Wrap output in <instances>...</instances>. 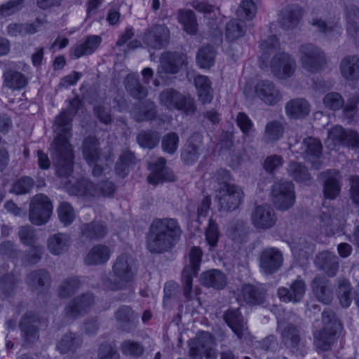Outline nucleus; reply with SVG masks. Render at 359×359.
<instances>
[{
	"instance_id": "obj_1",
	"label": "nucleus",
	"mask_w": 359,
	"mask_h": 359,
	"mask_svg": "<svg viewBox=\"0 0 359 359\" xmlns=\"http://www.w3.org/2000/svg\"><path fill=\"white\" fill-rule=\"evenodd\" d=\"M83 104L79 97L73 98L67 109L55 117L53 126L56 137L50 144V156L59 177H68L73 169V150L69 140L72 136V121Z\"/></svg>"
},
{
	"instance_id": "obj_2",
	"label": "nucleus",
	"mask_w": 359,
	"mask_h": 359,
	"mask_svg": "<svg viewBox=\"0 0 359 359\" xmlns=\"http://www.w3.org/2000/svg\"><path fill=\"white\" fill-rule=\"evenodd\" d=\"M182 230L175 219H156L147 236V249L153 253H163L172 249L181 236Z\"/></svg>"
},
{
	"instance_id": "obj_3",
	"label": "nucleus",
	"mask_w": 359,
	"mask_h": 359,
	"mask_svg": "<svg viewBox=\"0 0 359 359\" xmlns=\"http://www.w3.org/2000/svg\"><path fill=\"white\" fill-rule=\"evenodd\" d=\"M201 250L198 247H193L189 252V264L185 266L182 273L184 285V296L188 301H192V306L196 311L201 305L200 286L202 275L198 276L201 261Z\"/></svg>"
},
{
	"instance_id": "obj_4",
	"label": "nucleus",
	"mask_w": 359,
	"mask_h": 359,
	"mask_svg": "<svg viewBox=\"0 0 359 359\" xmlns=\"http://www.w3.org/2000/svg\"><path fill=\"white\" fill-rule=\"evenodd\" d=\"M135 273L132 268V259L123 253L116 257L113 266L112 273L102 276V285L112 291L124 290L132 282Z\"/></svg>"
},
{
	"instance_id": "obj_5",
	"label": "nucleus",
	"mask_w": 359,
	"mask_h": 359,
	"mask_svg": "<svg viewBox=\"0 0 359 359\" xmlns=\"http://www.w3.org/2000/svg\"><path fill=\"white\" fill-rule=\"evenodd\" d=\"M322 322L323 327L313 332V344L318 350L327 351L337 341L343 327L335 314L330 310L323 312Z\"/></svg>"
},
{
	"instance_id": "obj_6",
	"label": "nucleus",
	"mask_w": 359,
	"mask_h": 359,
	"mask_svg": "<svg viewBox=\"0 0 359 359\" xmlns=\"http://www.w3.org/2000/svg\"><path fill=\"white\" fill-rule=\"evenodd\" d=\"M290 149L292 153L299 154L305 161L311 163L315 169H319L322 163L323 146L321 142L315 137H308L302 142L290 143Z\"/></svg>"
},
{
	"instance_id": "obj_7",
	"label": "nucleus",
	"mask_w": 359,
	"mask_h": 359,
	"mask_svg": "<svg viewBox=\"0 0 359 359\" xmlns=\"http://www.w3.org/2000/svg\"><path fill=\"white\" fill-rule=\"evenodd\" d=\"M299 55L302 67L311 73L319 72L326 63L324 52L313 43L301 45Z\"/></svg>"
},
{
	"instance_id": "obj_8",
	"label": "nucleus",
	"mask_w": 359,
	"mask_h": 359,
	"mask_svg": "<svg viewBox=\"0 0 359 359\" xmlns=\"http://www.w3.org/2000/svg\"><path fill=\"white\" fill-rule=\"evenodd\" d=\"M325 144L330 149H334L339 145H346L352 149L359 150V134L336 125L328 130Z\"/></svg>"
},
{
	"instance_id": "obj_9",
	"label": "nucleus",
	"mask_w": 359,
	"mask_h": 359,
	"mask_svg": "<svg viewBox=\"0 0 359 359\" xmlns=\"http://www.w3.org/2000/svg\"><path fill=\"white\" fill-rule=\"evenodd\" d=\"M53 212V205L48 197L43 194L34 196L30 202L29 219L36 226L46 224Z\"/></svg>"
},
{
	"instance_id": "obj_10",
	"label": "nucleus",
	"mask_w": 359,
	"mask_h": 359,
	"mask_svg": "<svg viewBox=\"0 0 359 359\" xmlns=\"http://www.w3.org/2000/svg\"><path fill=\"white\" fill-rule=\"evenodd\" d=\"M243 189L236 184H227L217 190V198L220 210L226 212L236 210L243 202Z\"/></svg>"
},
{
	"instance_id": "obj_11",
	"label": "nucleus",
	"mask_w": 359,
	"mask_h": 359,
	"mask_svg": "<svg viewBox=\"0 0 359 359\" xmlns=\"http://www.w3.org/2000/svg\"><path fill=\"white\" fill-rule=\"evenodd\" d=\"M272 201L276 209L285 211L293 206L295 201L294 184L288 181H278L271 189Z\"/></svg>"
},
{
	"instance_id": "obj_12",
	"label": "nucleus",
	"mask_w": 359,
	"mask_h": 359,
	"mask_svg": "<svg viewBox=\"0 0 359 359\" xmlns=\"http://www.w3.org/2000/svg\"><path fill=\"white\" fill-rule=\"evenodd\" d=\"M160 102L169 109H175L185 113H193L195 111L194 100L190 96L180 93L173 88L163 90L159 95Z\"/></svg>"
},
{
	"instance_id": "obj_13",
	"label": "nucleus",
	"mask_w": 359,
	"mask_h": 359,
	"mask_svg": "<svg viewBox=\"0 0 359 359\" xmlns=\"http://www.w3.org/2000/svg\"><path fill=\"white\" fill-rule=\"evenodd\" d=\"M115 189V185L112 182H102L98 187L87 179H82L73 185L69 192L71 194L79 196H110L114 194Z\"/></svg>"
},
{
	"instance_id": "obj_14",
	"label": "nucleus",
	"mask_w": 359,
	"mask_h": 359,
	"mask_svg": "<svg viewBox=\"0 0 359 359\" xmlns=\"http://www.w3.org/2000/svg\"><path fill=\"white\" fill-rule=\"evenodd\" d=\"M170 35V30L165 25L154 24L144 32L142 41L149 50H161L169 43Z\"/></svg>"
},
{
	"instance_id": "obj_15",
	"label": "nucleus",
	"mask_w": 359,
	"mask_h": 359,
	"mask_svg": "<svg viewBox=\"0 0 359 359\" xmlns=\"http://www.w3.org/2000/svg\"><path fill=\"white\" fill-rule=\"evenodd\" d=\"M41 321L39 315L33 311H27L21 317L18 326L25 344L30 345L38 341Z\"/></svg>"
},
{
	"instance_id": "obj_16",
	"label": "nucleus",
	"mask_w": 359,
	"mask_h": 359,
	"mask_svg": "<svg viewBox=\"0 0 359 359\" xmlns=\"http://www.w3.org/2000/svg\"><path fill=\"white\" fill-rule=\"evenodd\" d=\"M99 140L93 136L86 137L83 142V156L90 166H93L92 174L94 177H100L104 168L99 162L102 161Z\"/></svg>"
},
{
	"instance_id": "obj_17",
	"label": "nucleus",
	"mask_w": 359,
	"mask_h": 359,
	"mask_svg": "<svg viewBox=\"0 0 359 359\" xmlns=\"http://www.w3.org/2000/svg\"><path fill=\"white\" fill-rule=\"evenodd\" d=\"M185 65L184 56L177 52H164L160 58V65L158 67L157 76L165 81L167 74H175Z\"/></svg>"
},
{
	"instance_id": "obj_18",
	"label": "nucleus",
	"mask_w": 359,
	"mask_h": 359,
	"mask_svg": "<svg viewBox=\"0 0 359 359\" xmlns=\"http://www.w3.org/2000/svg\"><path fill=\"white\" fill-rule=\"evenodd\" d=\"M278 330L280 334L282 343L286 348L297 351L305 343V332L299 326L292 324L283 325L278 323Z\"/></svg>"
},
{
	"instance_id": "obj_19",
	"label": "nucleus",
	"mask_w": 359,
	"mask_h": 359,
	"mask_svg": "<svg viewBox=\"0 0 359 359\" xmlns=\"http://www.w3.org/2000/svg\"><path fill=\"white\" fill-rule=\"evenodd\" d=\"M255 95L269 106H274L283 100L280 89L269 80H261L255 84Z\"/></svg>"
},
{
	"instance_id": "obj_20",
	"label": "nucleus",
	"mask_w": 359,
	"mask_h": 359,
	"mask_svg": "<svg viewBox=\"0 0 359 359\" xmlns=\"http://www.w3.org/2000/svg\"><path fill=\"white\" fill-rule=\"evenodd\" d=\"M95 297L90 292H85L74 297L65 309V315L70 318H76L83 316L93 306Z\"/></svg>"
},
{
	"instance_id": "obj_21",
	"label": "nucleus",
	"mask_w": 359,
	"mask_h": 359,
	"mask_svg": "<svg viewBox=\"0 0 359 359\" xmlns=\"http://www.w3.org/2000/svg\"><path fill=\"white\" fill-rule=\"evenodd\" d=\"M251 222L258 230H267L272 228L276 221L273 209L267 204L257 205L251 214Z\"/></svg>"
},
{
	"instance_id": "obj_22",
	"label": "nucleus",
	"mask_w": 359,
	"mask_h": 359,
	"mask_svg": "<svg viewBox=\"0 0 359 359\" xmlns=\"http://www.w3.org/2000/svg\"><path fill=\"white\" fill-rule=\"evenodd\" d=\"M283 262V255L277 248H269L260 252L259 257V267L265 274L269 275L276 273L280 269Z\"/></svg>"
},
{
	"instance_id": "obj_23",
	"label": "nucleus",
	"mask_w": 359,
	"mask_h": 359,
	"mask_svg": "<svg viewBox=\"0 0 359 359\" xmlns=\"http://www.w3.org/2000/svg\"><path fill=\"white\" fill-rule=\"evenodd\" d=\"M116 325L122 332L130 333L137 327L138 315L128 305L120 306L114 313Z\"/></svg>"
},
{
	"instance_id": "obj_24",
	"label": "nucleus",
	"mask_w": 359,
	"mask_h": 359,
	"mask_svg": "<svg viewBox=\"0 0 359 359\" xmlns=\"http://www.w3.org/2000/svg\"><path fill=\"white\" fill-rule=\"evenodd\" d=\"M223 318L239 339L247 338L250 335L248 321L238 309H229L224 313Z\"/></svg>"
},
{
	"instance_id": "obj_25",
	"label": "nucleus",
	"mask_w": 359,
	"mask_h": 359,
	"mask_svg": "<svg viewBox=\"0 0 359 359\" xmlns=\"http://www.w3.org/2000/svg\"><path fill=\"white\" fill-rule=\"evenodd\" d=\"M271 67L275 76L285 79L290 77L294 72L296 62L288 54L279 53L273 57Z\"/></svg>"
},
{
	"instance_id": "obj_26",
	"label": "nucleus",
	"mask_w": 359,
	"mask_h": 359,
	"mask_svg": "<svg viewBox=\"0 0 359 359\" xmlns=\"http://www.w3.org/2000/svg\"><path fill=\"white\" fill-rule=\"evenodd\" d=\"M344 219L340 211L334 208H325L320 215V226L327 235L339 232L344 224Z\"/></svg>"
},
{
	"instance_id": "obj_27",
	"label": "nucleus",
	"mask_w": 359,
	"mask_h": 359,
	"mask_svg": "<svg viewBox=\"0 0 359 359\" xmlns=\"http://www.w3.org/2000/svg\"><path fill=\"white\" fill-rule=\"evenodd\" d=\"M165 159L163 157L157 158L155 163L149 164L151 173L147 177L149 184L157 185L164 182L175 180V175L165 166Z\"/></svg>"
},
{
	"instance_id": "obj_28",
	"label": "nucleus",
	"mask_w": 359,
	"mask_h": 359,
	"mask_svg": "<svg viewBox=\"0 0 359 359\" xmlns=\"http://www.w3.org/2000/svg\"><path fill=\"white\" fill-rule=\"evenodd\" d=\"M306 289L304 281L296 280L292 283L289 288H279L278 295L283 302L297 303L300 302L304 296Z\"/></svg>"
},
{
	"instance_id": "obj_29",
	"label": "nucleus",
	"mask_w": 359,
	"mask_h": 359,
	"mask_svg": "<svg viewBox=\"0 0 359 359\" xmlns=\"http://www.w3.org/2000/svg\"><path fill=\"white\" fill-rule=\"evenodd\" d=\"M324 180L323 193L326 198L334 199L340 193V175L335 170H330L322 173Z\"/></svg>"
},
{
	"instance_id": "obj_30",
	"label": "nucleus",
	"mask_w": 359,
	"mask_h": 359,
	"mask_svg": "<svg viewBox=\"0 0 359 359\" xmlns=\"http://www.w3.org/2000/svg\"><path fill=\"white\" fill-rule=\"evenodd\" d=\"M83 344L81 337L74 332L65 333L56 344V349L62 355L74 354Z\"/></svg>"
},
{
	"instance_id": "obj_31",
	"label": "nucleus",
	"mask_w": 359,
	"mask_h": 359,
	"mask_svg": "<svg viewBox=\"0 0 359 359\" xmlns=\"http://www.w3.org/2000/svg\"><path fill=\"white\" fill-rule=\"evenodd\" d=\"M72 238L67 233L57 232L50 235L47 240V248L53 255H60L68 250Z\"/></svg>"
},
{
	"instance_id": "obj_32",
	"label": "nucleus",
	"mask_w": 359,
	"mask_h": 359,
	"mask_svg": "<svg viewBox=\"0 0 359 359\" xmlns=\"http://www.w3.org/2000/svg\"><path fill=\"white\" fill-rule=\"evenodd\" d=\"M304 11L298 5H292L283 9L280 14L279 22L285 29H292L300 22Z\"/></svg>"
},
{
	"instance_id": "obj_33",
	"label": "nucleus",
	"mask_w": 359,
	"mask_h": 359,
	"mask_svg": "<svg viewBox=\"0 0 359 359\" xmlns=\"http://www.w3.org/2000/svg\"><path fill=\"white\" fill-rule=\"evenodd\" d=\"M265 299L264 290L251 284L244 285L238 294V300L250 305L261 304Z\"/></svg>"
},
{
	"instance_id": "obj_34",
	"label": "nucleus",
	"mask_w": 359,
	"mask_h": 359,
	"mask_svg": "<svg viewBox=\"0 0 359 359\" xmlns=\"http://www.w3.org/2000/svg\"><path fill=\"white\" fill-rule=\"evenodd\" d=\"M110 248L103 244L93 245L84 258L87 266H97L105 264L110 258Z\"/></svg>"
},
{
	"instance_id": "obj_35",
	"label": "nucleus",
	"mask_w": 359,
	"mask_h": 359,
	"mask_svg": "<svg viewBox=\"0 0 359 359\" xmlns=\"http://www.w3.org/2000/svg\"><path fill=\"white\" fill-rule=\"evenodd\" d=\"M50 275L46 269H38L30 272L26 279L28 286L39 292L46 290L50 284Z\"/></svg>"
},
{
	"instance_id": "obj_36",
	"label": "nucleus",
	"mask_w": 359,
	"mask_h": 359,
	"mask_svg": "<svg viewBox=\"0 0 359 359\" xmlns=\"http://www.w3.org/2000/svg\"><path fill=\"white\" fill-rule=\"evenodd\" d=\"M222 19V15L217 7L203 3V24H205L210 34H212L216 36L220 33L218 31V27Z\"/></svg>"
},
{
	"instance_id": "obj_37",
	"label": "nucleus",
	"mask_w": 359,
	"mask_h": 359,
	"mask_svg": "<svg viewBox=\"0 0 359 359\" xmlns=\"http://www.w3.org/2000/svg\"><path fill=\"white\" fill-rule=\"evenodd\" d=\"M3 78L4 86L12 90H20L25 88L29 81V79L25 74L11 68L4 72Z\"/></svg>"
},
{
	"instance_id": "obj_38",
	"label": "nucleus",
	"mask_w": 359,
	"mask_h": 359,
	"mask_svg": "<svg viewBox=\"0 0 359 359\" xmlns=\"http://www.w3.org/2000/svg\"><path fill=\"white\" fill-rule=\"evenodd\" d=\"M310 111V104L304 98L292 99L285 104L286 115L290 118H304L309 114Z\"/></svg>"
},
{
	"instance_id": "obj_39",
	"label": "nucleus",
	"mask_w": 359,
	"mask_h": 359,
	"mask_svg": "<svg viewBox=\"0 0 359 359\" xmlns=\"http://www.w3.org/2000/svg\"><path fill=\"white\" fill-rule=\"evenodd\" d=\"M341 76L349 81L359 79V57L348 55L344 57L339 65Z\"/></svg>"
},
{
	"instance_id": "obj_40",
	"label": "nucleus",
	"mask_w": 359,
	"mask_h": 359,
	"mask_svg": "<svg viewBox=\"0 0 359 359\" xmlns=\"http://www.w3.org/2000/svg\"><path fill=\"white\" fill-rule=\"evenodd\" d=\"M313 292L318 299L327 304L332 299V292L329 281L324 277H316L311 283Z\"/></svg>"
},
{
	"instance_id": "obj_41",
	"label": "nucleus",
	"mask_w": 359,
	"mask_h": 359,
	"mask_svg": "<svg viewBox=\"0 0 359 359\" xmlns=\"http://www.w3.org/2000/svg\"><path fill=\"white\" fill-rule=\"evenodd\" d=\"M102 39L99 36L90 35L83 43L75 45L71 49V55L74 58H79L83 55L93 53L100 46Z\"/></svg>"
},
{
	"instance_id": "obj_42",
	"label": "nucleus",
	"mask_w": 359,
	"mask_h": 359,
	"mask_svg": "<svg viewBox=\"0 0 359 359\" xmlns=\"http://www.w3.org/2000/svg\"><path fill=\"white\" fill-rule=\"evenodd\" d=\"M315 262L328 276L336 275L339 269V261L335 255L329 252H321L316 257Z\"/></svg>"
},
{
	"instance_id": "obj_43",
	"label": "nucleus",
	"mask_w": 359,
	"mask_h": 359,
	"mask_svg": "<svg viewBox=\"0 0 359 359\" xmlns=\"http://www.w3.org/2000/svg\"><path fill=\"white\" fill-rule=\"evenodd\" d=\"M285 127L282 122L273 120L268 122L262 136L263 141L266 144H273L280 140L284 135Z\"/></svg>"
},
{
	"instance_id": "obj_44",
	"label": "nucleus",
	"mask_w": 359,
	"mask_h": 359,
	"mask_svg": "<svg viewBox=\"0 0 359 359\" xmlns=\"http://www.w3.org/2000/svg\"><path fill=\"white\" fill-rule=\"evenodd\" d=\"M81 235L89 241L99 240L107 233V228L102 222H92L86 223L81 226Z\"/></svg>"
},
{
	"instance_id": "obj_45",
	"label": "nucleus",
	"mask_w": 359,
	"mask_h": 359,
	"mask_svg": "<svg viewBox=\"0 0 359 359\" xmlns=\"http://www.w3.org/2000/svg\"><path fill=\"white\" fill-rule=\"evenodd\" d=\"M82 285V281L79 276H69L63 279L57 289L60 298H68L74 294Z\"/></svg>"
},
{
	"instance_id": "obj_46",
	"label": "nucleus",
	"mask_w": 359,
	"mask_h": 359,
	"mask_svg": "<svg viewBox=\"0 0 359 359\" xmlns=\"http://www.w3.org/2000/svg\"><path fill=\"white\" fill-rule=\"evenodd\" d=\"M124 85L128 93L136 99H143L147 95V89L143 86L138 77L134 74H128L125 80Z\"/></svg>"
},
{
	"instance_id": "obj_47",
	"label": "nucleus",
	"mask_w": 359,
	"mask_h": 359,
	"mask_svg": "<svg viewBox=\"0 0 359 359\" xmlns=\"http://www.w3.org/2000/svg\"><path fill=\"white\" fill-rule=\"evenodd\" d=\"M39 25L40 21L38 19L36 20V22L30 24L11 23L7 27V32L12 36L32 34L38 31Z\"/></svg>"
},
{
	"instance_id": "obj_48",
	"label": "nucleus",
	"mask_w": 359,
	"mask_h": 359,
	"mask_svg": "<svg viewBox=\"0 0 359 359\" xmlns=\"http://www.w3.org/2000/svg\"><path fill=\"white\" fill-rule=\"evenodd\" d=\"M135 156L131 151L128 149L123 150L116 163L115 170L116 174L122 178L125 177L128 173L129 167L135 163Z\"/></svg>"
},
{
	"instance_id": "obj_49",
	"label": "nucleus",
	"mask_w": 359,
	"mask_h": 359,
	"mask_svg": "<svg viewBox=\"0 0 359 359\" xmlns=\"http://www.w3.org/2000/svg\"><path fill=\"white\" fill-rule=\"evenodd\" d=\"M156 116V105L154 102L147 100L142 103L137 111H133V118L137 122L149 121Z\"/></svg>"
},
{
	"instance_id": "obj_50",
	"label": "nucleus",
	"mask_w": 359,
	"mask_h": 359,
	"mask_svg": "<svg viewBox=\"0 0 359 359\" xmlns=\"http://www.w3.org/2000/svg\"><path fill=\"white\" fill-rule=\"evenodd\" d=\"M226 284L225 275L218 270L203 273V285L215 289H223Z\"/></svg>"
},
{
	"instance_id": "obj_51",
	"label": "nucleus",
	"mask_w": 359,
	"mask_h": 359,
	"mask_svg": "<svg viewBox=\"0 0 359 359\" xmlns=\"http://www.w3.org/2000/svg\"><path fill=\"white\" fill-rule=\"evenodd\" d=\"M248 233V229L244 222L235 220L231 222L226 229V236L233 241L243 242Z\"/></svg>"
},
{
	"instance_id": "obj_52",
	"label": "nucleus",
	"mask_w": 359,
	"mask_h": 359,
	"mask_svg": "<svg viewBox=\"0 0 359 359\" xmlns=\"http://www.w3.org/2000/svg\"><path fill=\"white\" fill-rule=\"evenodd\" d=\"M178 20L183 25L184 31L189 34H194L197 31V23L195 14L191 10H180L178 13Z\"/></svg>"
},
{
	"instance_id": "obj_53",
	"label": "nucleus",
	"mask_w": 359,
	"mask_h": 359,
	"mask_svg": "<svg viewBox=\"0 0 359 359\" xmlns=\"http://www.w3.org/2000/svg\"><path fill=\"white\" fill-rule=\"evenodd\" d=\"M160 140L158 133L152 130H142L137 135V142L140 147L149 149L156 147Z\"/></svg>"
},
{
	"instance_id": "obj_54",
	"label": "nucleus",
	"mask_w": 359,
	"mask_h": 359,
	"mask_svg": "<svg viewBox=\"0 0 359 359\" xmlns=\"http://www.w3.org/2000/svg\"><path fill=\"white\" fill-rule=\"evenodd\" d=\"M57 212L60 222L65 226L72 224L76 217L73 207L67 202L60 203Z\"/></svg>"
},
{
	"instance_id": "obj_55",
	"label": "nucleus",
	"mask_w": 359,
	"mask_h": 359,
	"mask_svg": "<svg viewBox=\"0 0 359 359\" xmlns=\"http://www.w3.org/2000/svg\"><path fill=\"white\" fill-rule=\"evenodd\" d=\"M120 349L123 355L134 358L142 356L144 352V348L141 343L130 339L121 342Z\"/></svg>"
},
{
	"instance_id": "obj_56",
	"label": "nucleus",
	"mask_w": 359,
	"mask_h": 359,
	"mask_svg": "<svg viewBox=\"0 0 359 359\" xmlns=\"http://www.w3.org/2000/svg\"><path fill=\"white\" fill-rule=\"evenodd\" d=\"M245 32V26L243 23L238 22L236 20H230L226 27V39L229 41H233L243 36Z\"/></svg>"
},
{
	"instance_id": "obj_57",
	"label": "nucleus",
	"mask_w": 359,
	"mask_h": 359,
	"mask_svg": "<svg viewBox=\"0 0 359 359\" xmlns=\"http://www.w3.org/2000/svg\"><path fill=\"white\" fill-rule=\"evenodd\" d=\"M287 171L297 182H306L310 180L307 169L300 163L291 162L288 165Z\"/></svg>"
},
{
	"instance_id": "obj_58",
	"label": "nucleus",
	"mask_w": 359,
	"mask_h": 359,
	"mask_svg": "<svg viewBox=\"0 0 359 359\" xmlns=\"http://www.w3.org/2000/svg\"><path fill=\"white\" fill-rule=\"evenodd\" d=\"M351 289L350 283L346 280L342 279L339 280L337 295L339 302L343 307L350 306L352 299L351 297Z\"/></svg>"
},
{
	"instance_id": "obj_59",
	"label": "nucleus",
	"mask_w": 359,
	"mask_h": 359,
	"mask_svg": "<svg viewBox=\"0 0 359 359\" xmlns=\"http://www.w3.org/2000/svg\"><path fill=\"white\" fill-rule=\"evenodd\" d=\"M257 6L253 0H242L237 11V15L241 19L252 20L256 15Z\"/></svg>"
},
{
	"instance_id": "obj_60",
	"label": "nucleus",
	"mask_w": 359,
	"mask_h": 359,
	"mask_svg": "<svg viewBox=\"0 0 359 359\" xmlns=\"http://www.w3.org/2000/svg\"><path fill=\"white\" fill-rule=\"evenodd\" d=\"M325 108L336 111L341 109L344 105V100L342 96L336 92L326 94L323 100Z\"/></svg>"
},
{
	"instance_id": "obj_61",
	"label": "nucleus",
	"mask_w": 359,
	"mask_h": 359,
	"mask_svg": "<svg viewBox=\"0 0 359 359\" xmlns=\"http://www.w3.org/2000/svg\"><path fill=\"white\" fill-rule=\"evenodd\" d=\"M216 343L212 334L203 332V355L206 359H216L217 352L215 348Z\"/></svg>"
},
{
	"instance_id": "obj_62",
	"label": "nucleus",
	"mask_w": 359,
	"mask_h": 359,
	"mask_svg": "<svg viewBox=\"0 0 359 359\" xmlns=\"http://www.w3.org/2000/svg\"><path fill=\"white\" fill-rule=\"evenodd\" d=\"M16 279L12 273H7L0 278V292L5 296L11 295L15 290Z\"/></svg>"
},
{
	"instance_id": "obj_63",
	"label": "nucleus",
	"mask_w": 359,
	"mask_h": 359,
	"mask_svg": "<svg viewBox=\"0 0 359 359\" xmlns=\"http://www.w3.org/2000/svg\"><path fill=\"white\" fill-rule=\"evenodd\" d=\"M34 184V182L32 178L22 177L13 184L12 191L18 195L25 194L30 191Z\"/></svg>"
},
{
	"instance_id": "obj_64",
	"label": "nucleus",
	"mask_w": 359,
	"mask_h": 359,
	"mask_svg": "<svg viewBox=\"0 0 359 359\" xmlns=\"http://www.w3.org/2000/svg\"><path fill=\"white\" fill-rule=\"evenodd\" d=\"M188 346L191 359H202V338L199 334L188 341Z\"/></svg>"
}]
</instances>
